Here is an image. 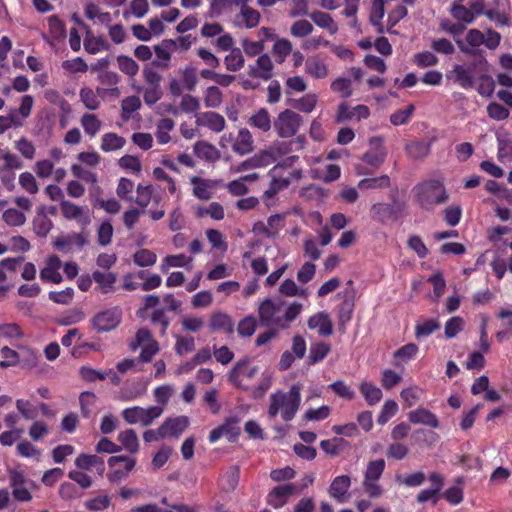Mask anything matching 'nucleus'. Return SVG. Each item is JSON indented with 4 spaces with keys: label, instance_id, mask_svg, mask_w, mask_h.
Instances as JSON below:
<instances>
[{
    "label": "nucleus",
    "instance_id": "1",
    "mask_svg": "<svg viewBox=\"0 0 512 512\" xmlns=\"http://www.w3.org/2000/svg\"><path fill=\"white\" fill-rule=\"evenodd\" d=\"M301 385L294 384L288 392L277 391L270 395V404L268 407V414L274 418L279 412L283 421H291L301 403Z\"/></svg>",
    "mask_w": 512,
    "mask_h": 512
},
{
    "label": "nucleus",
    "instance_id": "2",
    "mask_svg": "<svg viewBox=\"0 0 512 512\" xmlns=\"http://www.w3.org/2000/svg\"><path fill=\"white\" fill-rule=\"evenodd\" d=\"M412 192L415 202L425 211H433L437 205L444 204L449 199L444 183L438 179L418 183Z\"/></svg>",
    "mask_w": 512,
    "mask_h": 512
},
{
    "label": "nucleus",
    "instance_id": "3",
    "mask_svg": "<svg viewBox=\"0 0 512 512\" xmlns=\"http://www.w3.org/2000/svg\"><path fill=\"white\" fill-rule=\"evenodd\" d=\"M406 207V202L399 200L394 194L391 196L390 203L378 202L371 206V218L381 224L397 221L403 215Z\"/></svg>",
    "mask_w": 512,
    "mask_h": 512
},
{
    "label": "nucleus",
    "instance_id": "4",
    "mask_svg": "<svg viewBox=\"0 0 512 512\" xmlns=\"http://www.w3.org/2000/svg\"><path fill=\"white\" fill-rule=\"evenodd\" d=\"M382 143L383 140L381 137H373L370 139V145L374 146V149H370L362 155L361 159L366 166L359 165L357 167V173L359 175L373 174L384 163L387 151Z\"/></svg>",
    "mask_w": 512,
    "mask_h": 512
},
{
    "label": "nucleus",
    "instance_id": "5",
    "mask_svg": "<svg viewBox=\"0 0 512 512\" xmlns=\"http://www.w3.org/2000/svg\"><path fill=\"white\" fill-rule=\"evenodd\" d=\"M163 411L164 408L161 406H149L148 408L133 406L125 408L121 415L127 424H141L146 427L159 418Z\"/></svg>",
    "mask_w": 512,
    "mask_h": 512
},
{
    "label": "nucleus",
    "instance_id": "6",
    "mask_svg": "<svg viewBox=\"0 0 512 512\" xmlns=\"http://www.w3.org/2000/svg\"><path fill=\"white\" fill-rule=\"evenodd\" d=\"M110 471L107 479L112 484H118L127 479L136 466V459L130 456H111L108 459Z\"/></svg>",
    "mask_w": 512,
    "mask_h": 512
},
{
    "label": "nucleus",
    "instance_id": "7",
    "mask_svg": "<svg viewBox=\"0 0 512 512\" xmlns=\"http://www.w3.org/2000/svg\"><path fill=\"white\" fill-rule=\"evenodd\" d=\"M302 123L301 115L291 109H285L273 121V127L279 137L289 138L296 135Z\"/></svg>",
    "mask_w": 512,
    "mask_h": 512
},
{
    "label": "nucleus",
    "instance_id": "8",
    "mask_svg": "<svg viewBox=\"0 0 512 512\" xmlns=\"http://www.w3.org/2000/svg\"><path fill=\"white\" fill-rule=\"evenodd\" d=\"M250 359L248 357L239 359L228 373V381L236 388L248 391L250 386L244 383V378L252 379L258 373V367L248 368Z\"/></svg>",
    "mask_w": 512,
    "mask_h": 512
},
{
    "label": "nucleus",
    "instance_id": "9",
    "mask_svg": "<svg viewBox=\"0 0 512 512\" xmlns=\"http://www.w3.org/2000/svg\"><path fill=\"white\" fill-rule=\"evenodd\" d=\"M122 319L120 307H112L98 312L92 319V327L99 333L109 332L119 326Z\"/></svg>",
    "mask_w": 512,
    "mask_h": 512
},
{
    "label": "nucleus",
    "instance_id": "10",
    "mask_svg": "<svg viewBox=\"0 0 512 512\" xmlns=\"http://www.w3.org/2000/svg\"><path fill=\"white\" fill-rule=\"evenodd\" d=\"M259 319L265 327H277L285 329L286 323L281 314V306L274 303L271 299H265L258 309Z\"/></svg>",
    "mask_w": 512,
    "mask_h": 512
},
{
    "label": "nucleus",
    "instance_id": "11",
    "mask_svg": "<svg viewBox=\"0 0 512 512\" xmlns=\"http://www.w3.org/2000/svg\"><path fill=\"white\" fill-rule=\"evenodd\" d=\"M478 66L485 70L487 60L481 57L477 62L468 66L460 64L454 65L452 70L454 81L464 89H471L475 84V70Z\"/></svg>",
    "mask_w": 512,
    "mask_h": 512
},
{
    "label": "nucleus",
    "instance_id": "12",
    "mask_svg": "<svg viewBox=\"0 0 512 512\" xmlns=\"http://www.w3.org/2000/svg\"><path fill=\"white\" fill-rule=\"evenodd\" d=\"M427 479L431 483V487L421 490L416 496V502L424 504L431 501L433 505H436L441 498L445 477L439 472H432L428 475Z\"/></svg>",
    "mask_w": 512,
    "mask_h": 512
},
{
    "label": "nucleus",
    "instance_id": "13",
    "mask_svg": "<svg viewBox=\"0 0 512 512\" xmlns=\"http://www.w3.org/2000/svg\"><path fill=\"white\" fill-rule=\"evenodd\" d=\"M302 487L295 483H287L274 487L267 495V503L273 508L283 507L293 495H298Z\"/></svg>",
    "mask_w": 512,
    "mask_h": 512
},
{
    "label": "nucleus",
    "instance_id": "14",
    "mask_svg": "<svg viewBox=\"0 0 512 512\" xmlns=\"http://www.w3.org/2000/svg\"><path fill=\"white\" fill-rule=\"evenodd\" d=\"M238 422L237 417L227 418L224 423L210 431L208 436L209 442L215 443L223 436H225L229 442H235L241 432Z\"/></svg>",
    "mask_w": 512,
    "mask_h": 512
},
{
    "label": "nucleus",
    "instance_id": "15",
    "mask_svg": "<svg viewBox=\"0 0 512 512\" xmlns=\"http://www.w3.org/2000/svg\"><path fill=\"white\" fill-rule=\"evenodd\" d=\"M60 209L65 219L75 220L82 228H86L91 222L89 209L78 206L71 201L62 200Z\"/></svg>",
    "mask_w": 512,
    "mask_h": 512
},
{
    "label": "nucleus",
    "instance_id": "16",
    "mask_svg": "<svg viewBox=\"0 0 512 512\" xmlns=\"http://www.w3.org/2000/svg\"><path fill=\"white\" fill-rule=\"evenodd\" d=\"M275 160L276 159L274 157L273 152L269 150H261L258 153L254 154L252 157L239 163L236 166L235 171L242 172L250 169L267 167L270 164L274 163Z\"/></svg>",
    "mask_w": 512,
    "mask_h": 512
},
{
    "label": "nucleus",
    "instance_id": "17",
    "mask_svg": "<svg viewBox=\"0 0 512 512\" xmlns=\"http://www.w3.org/2000/svg\"><path fill=\"white\" fill-rule=\"evenodd\" d=\"M273 62L268 54H261L254 66H249L248 74L253 78L270 80L273 76Z\"/></svg>",
    "mask_w": 512,
    "mask_h": 512
},
{
    "label": "nucleus",
    "instance_id": "18",
    "mask_svg": "<svg viewBox=\"0 0 512 512\" xmlns=\"http://www.w3.org/2000/svg\"><path fill=\"white\" fill-rule=\"evenodd\" d=\"M307 325L309 329L317 330L320 336L326 337L333 334V323L325 311H320L309 317Z\"/></svg>",
    "mask_w": 512,
    "mask_h": 512
},
{
    "label": "nucleus",
    "instance_id": "19",
    "mask_svg": "<svg viewBox=\"0 0 512 512\" xmlns=\"http://www.w3.org/2000/svg\"><path fill=\"white\" fill-rule=\"evenodd\" d=\"M196 125L206 127L215 133H220L224 130L226 121L221 114L208 111L197 115Z\"/></svg>",
    "mask_w": 512,
    "mask_h": 512
},
{
    "label": "nucleus",
    "instance_id": "20",
    "mask_svg": "<svg viewBox=\"0 0 512 512\" xmlns=\"http://www.w3.org/2000/svg\"><path fill=\"white\" fill-rule=\"evenodd\" d=\"M93 279L96 283L95 290L101 294H110L116 290L117 275L114 272L93 271Z\"/></svg>",
    "mask_w": 512,
    "mask_h": 512
},
{
    "label": "nucleus",
    "instance_id": "21",
    "mask_svg": "<svg viewBox=\"0 0 512 512\" xmlns=\"http://www.w3.org/2000/svg\"><path fill=\"white\" fill-rule=\"evenodd\" d=\"M189 418L187 416L169 417L161 424V431L165 437L178 438L188 427Z\"/></svg>",
    "mask_w": 512,
    "mask_h": 512
},
{
    "label": "nucleus",
    "instance_id": "22",
    "mask_svg": "<svg viewBox=\"0 0 512 512\" xmlns=\"http://www.w3.org/2000/svg\"><path fill=\"white\" fill-rule=\"evenodd\" d=\"M208 326L212 332L223 331L228 335L234 333V322L231 316L222 311H215L211 314Z\"/></svg>",
    "mask_w": 512,
    "mask_h": 512
},
{
    "label": "nucleus",
    "instance_id": "23",
    "mask_svg": "<svg viewBox=\"0 0 512 512\" xmlns=\"http://www.w3.org/2000/svg\"><path fill=\"white\" fill-rule=\"evenodd\" d=\"M408 420L412 424H423L431 428H438L440 426L436 414L424 407L410 411L408 413Z\"/></svg>",
    "mask_w": 512,
    "mask_h": 512
},
{
    "label": "nucleus",
    "instance_id": "24",
    "mask_svg": "<svg viewBox=\"0 0 512 512\" xmlns=\"http://www.w3.org/2000/svg\"><path fill=\"white\" fill-rule=\"evenodd\" d=\"M34 233L42 238H45L53 228V222L46 215V206H40L36 210V215L32 221Z\"/></svg>",
    "mask_w": 512,
    "mask_h": 512
},
{
    "label": "nucleus",
    "instance_id": "25",
    "mask_svg": "<svg viewBox=\"0 0 512 512\" xmlns=\"http://www.w3.org/2000/svg\"><path fill=\"white\" fill-rule=\"evenodd\" d=\"M351 485V479L347 475H341L334 478L332 481L329 494L337 502L344 503L347 500V493Z\"/></svg>",
    "mask_w": 512,
    "mask_h": 512
},
{
    "label": "nucleus",
    "instance_id": "26",
    "mask_svg": "<svg viewBox=\"0 0 512 512\" xmlns=\"http://www.w3.org/2000/svg\"><path fill=\"white\" fill-rule=\"evenodd\" d=\"M247 123L250 127L257 129L262 133L269 132L273 126L270 113L266 108L258 109L249 117Z\"/></svg>",
    "mask_w": 512,
    "mask_h": 512
},
{
    "label": "nucleus",
    "instance_id": "27",
    "mask_svg": "<svg viewBox=\"0 0 512 512\" xmlns=\"http://www.w3.org/2000/svg\"><path fill=\"white\" fill-rule=\"evenodd\" d=\"M232 149L241 156L249 154L254 150V140L251 132L247 128H241L239 130L237 138L232 145Z\"/></svg>",
    "mask_w": 512,
    "mask_h": 512
},
{
    "label": "nucleus",
    "instance_id": "28",
    "mask_svg": "<svg viewBox=\"0 0 512 512\" xmlns=\"http://www.w3.org/2000/svg\"><path fill=\"white\" fill-rule=\"evenodd\" d=\"M61 261L58 256L53 255L48 259L47 266L40 271L42 281L58 284L62 281V276L58 272Z\"/></svg>",
    "mask_w": 512,
    "mask_h": 512
},
{
    "label": "nucleus",
    "instance_id": "29",
    "mask_svg": "<svg viewBox=\"0 0 512 512\" xmlns=\"http://www.w3.org/2000/svg\"><path fill=\"white\" fill-rule=\"evenodd\" d=\"M261 15L256 9L245 6L240 9V13L236 16L235 23L238 26H244L247 29H252L258 26Z\"/></svg>",
    "mask_w": 512,
    "mask_h": 512
},
{
    "label": "nucleus",
    "instance_id": "30",
    "mask_svg": "<svg viewBox=\"0 0 512 512\" xmlns=\"http://www.w3.org/2000/svg\"><path fill=\"white\" fill-rule=\"evenodd\" d=\"M176 46V42L173 39H165L161 44L154 47L155 54L158 59L162 61L154 60L152 64L157 67L167 68L168 62L171 59V50Z\"/></svg>",
    "mask_w": 512,
    "mask_h": 512
},
{
    "label": "nucleus",
    "instance_id": "31",
    "mask_svg": "<svg viewBox=\"0 0 512 512\" xmlns=\"http://www.w3.org/2000/svg\"><path fill=\"white\" fill-rule=\"evenodd\" d=\"M353 297L346 296L343 301L338 305V326L340 330H345L346 325L351 321L354 311Z\"/></svg>",
    "mask_w": 512,
    "mask_h": 512
},
{
    "label": "nucleus",
    "instance_id": "32",
    "mask_svg": "<svg viewBox=\"0 0 512 512\" xmlns=\"http://www.w3.org/2000/svg\"><path fill=\"white\" fill-rule=\"evenodd\" d=\"M309 18L320 28L326 29L330 35L338 31V26L332 16L320 10H314L309 14Z\"/></svg>",
    "mask_w": 512,
    "mask_h": 512
},
{
    "label": "nucleus",
    "instance_id": "33",
    "mask_svg": "<svg viewBox=\"0 0 512 512\" xmlns=\"http://www.w3.org/2000/svg\"><path fill=\"white\" fill-rule=\"evenodd\" d=\"M121 443L122 449L126 450L130 454H136L139 451V439L134 429H126L121 431L117 437Z\"/></svg>",
    "mask_w": 512,
    "mask_h": 512
},
{
    "label": "nucleus",
    "instance_id": "34",
    "mask_svg": "<svg viewBox=\"0 0 512 512\" xmlns=\"http://www.w3.org/2000/svg\"><path fill=\"white\" fill-rule=\"evenodd\" d=\"M83 45L89 54H96L102 50H108L110 47L102 36H95L90 29L86 31Z\"/></svg>",
    "mask_w": 512,
    "mask_h": 512
},
{
    "label": "nucleus",
    "instance_id": "35",
    "mask_svg": "<svg viewBox=\"0 0 512 512\" xmlns=\"http://www.w3.org/2000/svg\"><path fill=\"white\" fill-rule=\"evenodd\" d=\"M190 181L193 185V195L196 198L200 200H209L212 198L213 193L211 192L212 184L210 180L193 176Z\"/></svg>",
    "mask_w": 512,
    "mask_h": 512
},
{
    "label": "nucleus",
    "instance_id": "36",
    "mask_svg": "<svg viewBox=\"0 0 512 512\" xmlns=\"http://www.w3.org/2000/svg\"><path fill=\"white\" fill-rule=\"evenodd\" d=\"M359 391L368 405L374 406L382 399V391L372 382L364 381L359 385Z\"/></svg>",
    "mask_w": 512,
    "mask_h": 512
},
{
    "label": "nucleus",
    "instance_id": "37",
    "mask_svg": "<svg viewBox=\"0 0 512 512\" xmlns=\"http://www.w3.org/2000/svg\"><path fill=\"white\" fill-rule=\"evenodd\" d=\"M125 144L126 140L124 137L109 132L102 136L100 148L104 152H112L123 148Z\"/></svg>",
    "mask_w": 512,
    "mask_h": 512
},
{
    "label": "nucleus",
    "instance_id": "38",
    "mask_svg": "<svg viewBox=\"0 0 512 512\" xmlns=\"http://www.w3.org/2000/svg\"><path fill=\"white\" fill-rule=\"evenodd\" d=\"M331 346L325 342L313 343L309 349L308 364L315 365L325 359L330 353Z\"/></svg>",
    "mask_w": 512,
    "mask_h": 512
},
{
    "label": "nucleus",
    "instance_id": "39",
    "mask_svg": "<svg viewBox=\"0 0 512 512\" xmlns=\"http://www.w3.org/2000/svg\"><path fill=\"white\" fill-rule=\"evenodd\" d=\"M317 95L313 93L305 94L298 99H291L289 104L292 108L304 113H311L317 105Z\"/></svg>",
    "mask_w": 512,
    "mask_h": 512
},
{
    "label": "nucleus",
    "instance_id": "40",
    "mask_svg": "<svg viewBox=\"0 0 512 512\" xmlns=\"http://www.w3.org/2000/svg\"><path fill=\"white\" fill-rule=\"evenodd\" d=\"M430 150V144L425 141H411L405 146L407 155L415 160L425 158L430 153Z\"/></svg>",
    "mask_w": 512,
    "mask_h": 512
},
{
    "label": "nucleus",
    "instance_id": "41",
    "mask_svg": "<svg viewBox=\"0 0 512 512\" xmlns=\"http://www.w3.org/2000/svg\"><path fill=\"white\" fill-rule=\"evenodd\" d=\"M441 325L437 319H425L415 326V337L417 340L428 337L440 329Z\"/></svg>",
    "mask_w": 512,
    "mask_h": 512
},
{
    "label": "nucleus",
    "instance_id": "42",
    "mask_svg": "<svg viewBox=\"0 0 512 512\" xmlns=\"http://www.w3.org/2000/svg\"><path fill=\"white\" fill-rule=\"evenodd\" d=\"M391 185L388 175H381L374 178H364L358 182V188L362 190L384 189Z\"/></svg>",
    "mask_w": 512,
    "mask_h": 512
},
{
    "label": "nucleus",
    "instance_id": "43",
    "mask_svg": "<svg viewBox=\"0 0 512 512\" xmlns=\"http://www.w3.org/2000/svg\"><path fill=\"white\" fill-rule=\"evenodd\" d=\"M291 52L292 44L288 39L285 38L276 40L272 48L275 61L279 64H282Z\"/></svg>",
    "mask_w": 512,
    "mask_h": 512
},
{
    "label": "nucleus",
    "instance_id": "44",
    "mask_svg": "<svg viewBox=\"0 0 512 512\" xmlns=\"http://www.w3.org/2000/svg\"><path fill=\"white\" fill-rule=\"evenodd\" d=\"M224 63L226 69L231 72H237L243 68L245 60L240 48L231 49L230 53L225 57Z\"/></svg>",
    "mask_w": 512,
    "mask_h": 512
},
{
    "label": "nucleus",
    "instance_id": "45",
    "mask_svg": "<svg viewBox=\"0 0 512 512\" xmlns=\"http://www.w3.org/2000/svg\"><path fill=\"white\" fill-rule=\"evenodd\" d=\"M39 353L29 347L20 348L19 365L24 369H33L37 366Z\"/></svg>",
    "mask_w": 512,
    "mask_h": 512
},
{
    "label": "nucleus",
    "instance_id": "46",
    "mask_svg": "<svg viewBox=\"0 0 512 512\" xmlns=\"http://www.w3.org/2000/svg\"><path fill=\"white\" fill-rule=\"evenodd\" d=\"M141 107V100L138 96H128L121 102V118L127 122L130 120L132 113L139 110Z\"/></svg>",
    "mask_w": 512,
    "mask_h": 512
},
{
    "label": "nucleus",
    "instance_id": "47",
    "mask_svg": "<svg viewBox=\"0 0 512 512\" xmlns=\"http://www.w3.org/2000/svg\"><path fill=\"white\" fill-rule=\"evenodd\" d=\"M290 184L288 178H273L269 184L268 189L263 194V199L266 205L269 207L270 204L267 202L269 199L274 198L280 191L286 189Z\"/></svg>",
    "mask_w": 512,
    "mask_h": 512
},
{
    "label": "nucleus",
    "instance_id": "48",
    "mask_svg": "<svg viewBox=\"0 0 512 512\" xmlns=\"http://www.w3.org/2000/svg\"><path fill=\"white\" fill-rule=\"evenodd\" d=\"M193 150L198 158L206 161L215 160L218 153L216 148L212 144H209L204 141L196 142L193 146Z\"/></svg>",
    "mask_w": 512,
    "mask_h": 512
},
{
    "label": "nucleus",
    "instance_id": "49",
    "mask_svg": "<svg viewBox=\"0 0 512 512\" xmlns=\"http://www.w3.org/2000/svg\"><path fill=\"white\" fill-rule=\"evenodd\" d=\"M81 125L87 135L94 137L101 129L102 123L95 114L85 113Z\"/></svg>",
    "mask_w": 512,
    "mask_h": 512
},
{
    "label": "nucleus",
    "instance_id": "50",
    "mask_svg": "<svg viewBox=\"0 0 512 512\" xmlns=\"http://www.w3.org/2000/svg\"><path fill=\"white\" fill-rule=\"evenodd\" d=\"M395 480L398 484L406 487H419L426 480V475L423 471H417L405 476L396 475Z\"/></svg>",
    "mask_w": 512,
    "mask_h": 512
},
{
    "label": "nucleus",
    "instance_id": "51",
    "mask_svg": "<svg viewBox=\"0 0 512 512\" xmlns=\"http://www.w3.org/2000/svg\"><path fill=\"white\" fill-rule=\"evenodd\" d=\"M3 221L10 227H19L25 224V214L15 208H9L2 214Z\"/></svg>",
    "mask_w": 512,
    "mask_h": 512
},
{
    "label": "nucleus",
    "instance_id": "52",
    "mask_svg": "<svg viewBox=\"0 0 512 512\" xmlns=\"http://www.w3.org/2000/svg\"><path fill=\"white\" fill-rule=\"evenodd\" d=\"M156 254L149 249H140L133 255L134 263L139 267H150L156 263Z\"/></svg>",
    "mask_w": 512,
    "mask_h": 512
},
{
    "label": "nucleus",
    "instance_id": "53",
    "mask_svg": "<svg viewBox=\"0 0 512 512\" xmlns=\"http://www.w3.org/2000/svg\"><path fill=\"white\" fill-rule=\"evenodd\" d=\"M385 466L384 459L370 461L364 473V479L378 481L385 470Z\"/></svg>",
    "mask_w": 512,
    "mask_h": 512
},
{
    "label": "nucleus",
    "instance_id": "54",
    "mask_svg": "<svg viewBox=\"0 0 512 512\" xmlns=\"http://www.w3.org/2000/svg\"><path fill=\"white\" fill-rule=\"evenodd\" d=\"M99 97L101 95H98V91L94 92L89 87H84L80 90V98L85 107L89 110H96L100 106V100Z\"/></svg>",
    "mask_w": 512,
    "mask_h": 512
},
{
    "label": "nucleus",
    "instance_id": "55",
    "mask_svg": "<svg viewBox=\"0 0 512 512\" xmlns=\"http://www.w3.org/2000/svg\"><path fill=\"white\" fill-rule=\"evenodd\" d=\"M306 72L316 79H322L327 76L328 69L322 60L311 59L306 62Z\"/></svg>",
    "mask_w": 512,
    "mask_h": 512
},
{
    "label": "nucleus",
    "instance_id": "56",
    "mask_svg": "<svg viewBox=\"0 0 512 512\" xmlns=\"http://www.w3.org/2000/svg\"><path fill=\"white\" fill-rule=\"evenodd\" d=\"M415 106L414 104H409L404 109H399L390 115V122L394 126H400L406 124L411 119L414 114Z\"/></svg>",
    "mask_w": 512,
    "mask_h": 512
},
{
    "label": "nucleus",
    "instance_id": "57",
    "mask_svg": "<svg viewBox=\"0 0 512 512\" xmlns=\"http://www.w3.org/2000/svg\"><path fill=\"white\" fill-rule=\"evenodd\" d=\"M438 62V57L430 51L419 52L413 56V63L419 68L435 66Z\"/></svg>",
    "mask_w": 512,
    "mask_h": 512
},
{
    "label": "nucleus",
    "instance_id": "58",
    "mask_svg": "<svg viewBox=\"0 0 512 512\" xmlns=\"http://www.w3.org/2000/svg\"><path fill=\"white\" fill-rule=\"evenodd\" d=\"M15 149L26 159L32 160L36 154L34 144L26 137H21L14 143Z\"/></svg>",
    "mask_w": 512,
    "mask_h": 512
},
{
    "label": "nucleus",
    "instance_id": "59",
    "mask_svg": "<svg viewBox=\"0 0 512 512\" xmlns=\"http://www.w3.org/2000/svg\"><path fill=\"white\" fill-rule=\"evenodd\" d=\"M256 327V318L254 316H246L239 321L237 332L241 337H250L255 333Z\"/></svg>",
    "mask_w": 512,
    "mask_h": 512
},
{
    "label": "nucleus",
    "instance_id": "60",
    "mask_svg": "<svg viewBox=\"0 0 512 512\" xmlns=\"http://www.w3.org/2000/svg\"><path fill=\"white\" fill-rule=\"evenodd\" d=\"M136 193H137V196L135 199V203L139 207L145 209L149 205V203L152 199V193H153L152 186L139 184L136 188Z\"/></svg>",
    "mask_w": 512,
    "mask_h": 512
},
{
    "label": "nucleus",
    "instance_id": "61",
    "mask_svg": "<svg viewBox=\"0 0 512 512\" xmlns=\"http://www.w3.org/2000/svg\"><path fill=\"white\" fill-rule=\"evenodd\" d=\"M111 504V498L108 495H99L85 501V507L94 512H100L107 509Z\"/></svg>",
    "mask_w": 512,
    "mask_h": 512
},
{
    "label": "nucleus",
    "instance_id": "62",
    "mask_svg": "<svg viewBox=\"0 0 512 512\" xmlns=\"http://www.w3.org/2000/svg\"><path fill=\"white\" fill-rule=\"evenodd\" d=\"M441 498L451 505H458L464 499L463 489L459 485L451 486L441 493Z\"/></svg>",
    "mask_w": 512,
    "mask_h": 512
},
{
    "label": "nucleus",
    "instance_id": "63",
    "mask_svg": "<svg viewBox=\"0 0 512 512\" xmlns=\"http://www.w3.org/2000/svg\"><path fill=\"white\" fill-rule=\"evenodd\" d=\"M222 92L217 86H210L207 88L204 103L206 107L217 108L222 103Z\"/></svg>",
    "mask_w": 512,
    "mask_h": 512
},
{
    "label": "nucleus",
    "instance_id": "64",
    "mask_svg": "<svg viewBox=\"0 0 512 512\" xmlns=\"http://www.w3.org/2000/svg\"><path fill=\"white\" fill-rule=\"evenodd\" d=\"M464 327V320L459 316L451 317L445 323L444 333L448 339L454 338Z\"/></svg>",
    "mask_w": 512,
    "mask_h": 512
}]
</instances>
